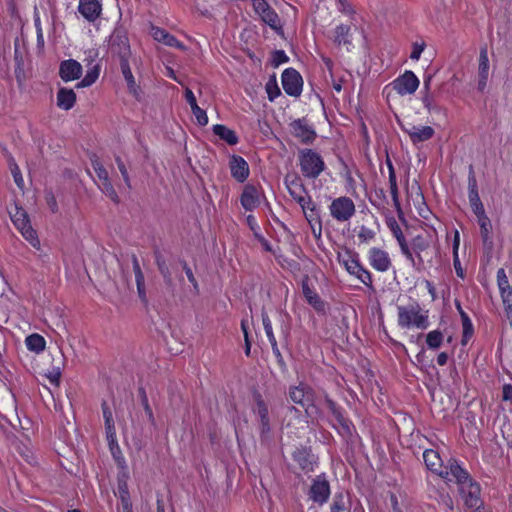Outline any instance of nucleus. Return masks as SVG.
<instances>
[{
    "mask_svg": "<svg viewBox=\"0 0 512 512\" xmlns=\"http://www.w3.org/2000/svg\"><path fill=\"white\" fill-rule=\"evenodd\" d=\"M450 465V474L452 475L449 482H454L458 486V492L467 509L484 504L481 498V486L475 481L466 468L460 462H453Z\"/></svg>",
    "mask_w": 512,
    "mask_h": 512,
    "instance_id": "nucleus-1",
    "label": "nucleus"
},
{
    "mask_svg": "<svg viewBox=\"0 0 512 512\" xmlns=\"http://www.w3.org/2000/svg\"><path fill=\"white\" fill-rule=\"evenodd\" d=\"M397 325L405 330H426L430 326L429 310L422 308L417 301L408 305H399L397 306Z\"/></svg>",
    "mask_w": 512,
    "mask_h": 512,
    "instance_id": "nucleus-2",
    "label": "nucleus"
},
{
    "mask_svg": "<svg viewBox=\"0 0 512 512\" xmlns=\"http://www.w3.org/2000/svg\"><path fill=\"white\" fill-rule=\"evenodd\" d=\"M298 165L304 178L316 180L326 169V164L319 152L312 148L298 151Z\"/></svg>",
    "mask_w": 512,
    "mask_h": 512,
    "instance_id": "nucleus-3",
    "label": "nucleus"
},
{
    "mask_svg": "<svg viewBox=\"0 0 512 512\" xmlns=\"http://www.w3.org/2000/svg\"><path fill=\"white\" fill-rule=\"evenodd\" d=\"M338 262L349 275L355 277L364 286L373 288L372 273L361 263L357 252L346 250L344 254H338Z\"/></svg>",
    "mask_w": 512,
    "mask_h": 512,
    "instance_id": "nucleus-4",
    "label": "nucleus"
},
{
    "mask_svg": "<svg viewBox=\"0 0 512 512\" xmlns=\"http://www.w3.org/2000/svg\"><path fill=\"white\" fill-rule=\"evenodd\" d=\"M419 85L420 81L415 73L411 70H406L384 87V93H387L388 98L391 96L392 91L399 96L412 95L417 91Z\"/></svg>",
    "mask_w": 512,
    "mask_h": 512,
    "instance_id": "nucleus-5",
    "label": "nucleus"
},
{
    "mask_svg": "<svg viewBox=\"0 0 512 512\" xmlns=\"http://www.w3.org/2000/svg\"><path fill=\"white\" fill-rule=\"evenodd\" d=\"M109 50L119 58L120 63H129L131 48L127 32L123 28H115L109 37Z\"/></svg>",
    "mask_w": 512,
    "mask_h": 512,
    "instance_id": "nucleus-6",
    "label": "nucleus"
},
{
    "mask_svg": "<svg viewBox=\"0 0 512 512\" xmlns=\"http://www.w3.org/2000/svg\"><path fill=\"white\" fill-rule=\"evenodd\" d=\"M330 216L338 223L349 222L356 213L354 201L348 196L334 198L328 206Z\"/></svg>",
    "mask_w": 512,
    "mask_h": 512,
    "instance_id": "nucleus-7",
    "label": "nucleus"
},
{
    "mask_svg": "<svg viewBox=\"0 0 512 512\" xmlns=\"http://www.w3.org/2000/svg\"><path fill=\"white\" fill-rule=\"evenodd\" d=\"M423 460L425 463V466L428 470H430L432 473L438 475L442 479H444L446 482L450 481L452 475L450 472V465H454L453 462H460L459 460L455 458H450L447 463L444 465L443 461L440 457V454L433 450V449H426L423 452Z\"/></svg>",
    "mask_w": 512,
    "mask_h": 512,
    "instance_id": "nucleus-8",
    "label": "nucleus"
},
{
    "mask_svg": "<svg viewBox=\"0 0 512 512\" xmlns=\"http://www.w3.org/2000/svg\"><path fill=\"white\" fill-rule=\"evenodd\" d=\"M288 399L294 404L300 405L307 412L310 407H314L316 393L309 384L300 382L298 385L289 387Z\"/></svg>",
    "mask_w": 512,
    "mask_h": 512,
    "instance_id": "nucleus-9",
    "label": "nucleus"
},
{
    "mask_svg": "<svg viewBox=\"0 0 512 512\" xmlns=\"http://www.w3.org/2000/svg\"><path fill=\"white\" fill-rule=\"evenodd\" d=\"M254 12L260 20L271 29L278 31L282 29L281 20L274 8L270 6L267 0H251Z\"/></svg>",
    "mask_w": 512,
    "mask_h": 512,
    "instance_id": "nucleus-10",
    "label": "nucleus"
},
{
    "mask_svg": "<svg viewBox=\"0 0 512 512\" xmlns=\"http://www.w3.org/2000/svg\"><path fill=\"white\" fill-rule=\"evenodd\" d=\"M284 185L288 190L289 195L291 198L299 205L303 206V203H305V200L307 198H311V195H309V192L300 177L297 173H288L284 177Z\"/></svg>",
    "mask_w": 512,
    "mask_h": 512,
    "instance_id": "nucleus-11",
    "label": "nucleus"
},
{
    "mask_svg": "<svg viewBox=\"0 0 512 512\" xmlns=\"http://www.w3.org/2000/svg\"><path fill=\"white\" fill-rule=\"evenodd\" d=\"M305 219L307 220L312 234L316 239H319L322 235V219L320 215V209L318 205L313 201L312 197L307 198L303 206H300Z\"/></svg>",
    "mask_w": 512,
    "mask_h": 512,
    "instance_id": "nucleus-12",
    "label": "nucleus"
},
{
    "mask_svg": "<svg viewBox=\"0 0 512 512\" xmlns=\"http://www.w3.org/2000/svg\"><path fill=\"white\" fill-rule=\"evenodd\" d=\"M254 406L252 411L260 420V434L266 436L271 431L268 404L259 391L253 392Z\"/></svg>",
    "mask_w": 512,
    "mask_h": 512,
    "instance_id": "nucleus-13",
    "label": "nucleus"
},
{
    "mask_svg": "<svg viewBox=\"0 0 512 512\" xmlns=\"http://www.w3.org/2000/svg\"><path fill=\"white\" fill-rule=\"evenodd\" d=\"M282 87L285 93L292 97H298L302 93L303 79L294 68H287L281 75Z\"/></svg>",
    "mask_w": 512,
    "mask_h": 512,
    "instance_id": "nucleus-14",
    "label": "nucleus"
},
{
    "mask_svg": "<svg viewBox=\"0 0 512 512\" xmlns=\"http://www.w3.org/2000/svg\"><path fill=\"white\" fill-rule=\"evenodd\" d=\"M331 494L329 481L326 479L325 474L316 476L313 479L309 489V498L316 504L322 506L325 504Z\"/></svg>",
    "mask_w": 512,
    "mask_h": 512,
    "instance_id": "nucleus-15",
    "label": "nucleus"
},
{
    "mask_svg": "<svg viewBox=\"0 0 512 512\" xmlns=\"http://www.w3.org/2000/svg\"><path fill=\"white\" fill-rule=\"evenodd\" d=\"M367 260L377 272L385 273L392 267L389 253L380 247H371L367 252Z\"/></svg>",
    "mask_w": 512,
    "mask_h": 512,
    "instance_id": "nucleus-16",
    "label": "nucleus"
},
{
    "mask_svg": "<svg viewBox=\"0 0 512 512\" xmlns=\"http://www.w3.org/2000/svg\"><path fill=\"white\" fill-rule=\"evenodd\" d=\"M290 127L292 134L303 144H312L317 137L315 130L308 124L305 118L294 120Z\"/></svg>",
    "mask_w": 512,
    "mask_h": 512,
    "instance_id": "nucleus-17",
    "label": "nucleus"
},
{
    "mask_svg": "<svg viewBox=\"0 0 512 512\" xmlns=\"http://www.w3.org/2000/svg\"><path fill=\"white\" fill-rule=\"evenodd\" d=\"M292 459L296 462L302 472L308 474L314 471L315 457L310 447L300 446L292 452Z\"/></svg>",
    "mask_w": 512,
    "mask_h": 512,
    "instance_id": "nucleus-18",
    "label": "nucleus"
},
{
    "mask_svg": "<svg viewBox=\"0 0 512 512\" xmlns=\"http://www.w3.org/2000/svg\"><path fill=\"white\" fill-rule=\"evenodd\" d=\"M229 169L232 178L239 183H244L250 175L249 164L240 155L233 154L229 157Z\"/></svg>",
    "mask_w": 512,
    "mask_h": 512,
    "instance_id": "nucleus-19",
    "label": "nucleus"
},
{
    "mask_svg": "<svg viewBox=\"0 0 512 512\" xmlns=\"http://www.w3.org/2000/svg\"><path fill=\"white\" fill-rule=\"evenodd\" d=\"M83 72L82 65L74 59H67L60 62L59 77L64 82L78 80Z\"/></svg>",
    "mask_w": 512,
    "mask_h": 512,
    "instance_id": "nucleus-20",
    "label": "nucleus"
},
{
    "mask_svg": "<svg viewBox=\"0 0 512 512\" xmlns=\"http://www.w3.org/2000/svg\"><path fill=\"white\" fill-rule=\"evenodd\" d=\"M241 206L245 211H253L260 205L259 189L254 184H246L240 196Z\"/></svg>",
    "mask_w": 512,
    "mask_h": 512,
    "instance_id": "nucleus-21",
    "label": "nucleus"
},
{
    "mask_svg": "<svg viewBox=\"0 0 512 512\" xmlns=\"http://www.w3.org/2000/svg\"><path fill=\"white\" fill-rule=\"evenodd\" d=\"M78 12L88 22H95L102 14V4L98 0H79Z\"/></svg>",
    "mask_w": 512,
    "mask_h": 512,
    "instance_id": "nucleus-22",
    "label": "nucleus"
},
{
    "mask_svg": "<svg viewBox=\"0 0 512 512\" xmlns=\"http://www.w3.org/2000/svg\"><path fill=\"white\" fill-rule=\"evenodd\" d=\"M373 224L375 227L369 226L365 223L355 227L354 232L356 233L358 245H369L375 241L380 225L377 218L374 216Z\"/></svg>",
    "mask_w": 512,
    "mask_h": 512,
    "instance_id": "nucleus-23",
    "label": "nucleus"
},
{
    "mask_svg": "<svg viewBox=\"0 0 512 512\" xmlns=\"http://www.w3.org/2000/svg\"><path fill=\"white\" fill-rule=\"evenodd\" d=\"M489 76V58L487 47H482L478 59V85L477 88L483 92L487 86Z\"/></svg>",
    "mask_w": 512,
    "mask_h": 512,
    "instance_id": "nucleus-24",
    "label": "nucleus"
},
{
    "mask_svg": "<svg viewBox=\"0 0 512 512\" xmlns=\"http://www.w3.org/2000/svg\"><path fill=\"white\" fill-rule=\"evenodd\" d=\"M302 293L307 303L311 305L317 313L326 314V303L321 299L316 290L308 284L307 281L302 282Z\"/></svg>",
    "mask_w": 512,
    "mask_h": 512,
    "instance_id": "nucleus-25",
    "label": "nucleus"
},
{
    "mask_svg": "<svg viewBox=\"0 0 512 512\" xmlns=\"http://www.w3.org/2000/svg\"><path fill=\"white\" fill-rule=\"evenodd\" d=\"M404 133H406L411 142L415 145L421 142L428 141L431 139L435 131L431 126H415L412 125L410 128H402Z\"/></svg>",
    "mask_w": 512,
    "mask_h": 512,
    "instance_id": "nucleus-26",
    "label": "nucleus"
},
{
    "mask_svg": "<svg viewBox=\"0 0 512 512\" xmlns=\"http://www.w3.org/2000/svg\"><path fill=\"white\" fill-rule=\"evenodd\" d=\"M152 36L154 40L163 43L166 46L178 48L181 50L185 49L184 44L180 40H178L174 35L163 28L152 27Z\"/></svg>",
    "mask_w": 512,
    "mask_h": 512,
    "instance_id": "nucleus-27",
    "label": "nucleus"
},
{
    "mask_svg": "<svg viewBox=\"0 0 512 512\" xmlns=\"http://www.w3.org/2000/svg\"><path fill=\"white\" fill-rule=\"evenodd\" d=\"M120 69L122 75L126 81L127 89L129 93L136 99L140 100L142 95L141 87L136 83V80L133 76L130 62L129 63H120Z\"/></svg>",
    "mask_w": 512,
    "mask_h": 512,
    "instance_id": "nucleus-28",
    "label": "nucleus"
},
{
    "mask_svg": "<svg viewBox=\"0 0 512 512\" xmlns=\"http://www.w3.org/2000/svg\"><path fill=\"white\" fill-rule=\"evenodd\" d=\"M388 181H389V187H390V194L393 202V206L398 214L399 219L406 223V219L404 217V213L402 210V206L399 199V189L397 184V176L396 173L388 174Z\"/></svg>",
    "mask_w": 512,
    "mask_h": 512,
    "instance_id": "nucleus-29",
    "label": "nucleus"
},
{
    "mask_svg": "<svg viewBox=\"0 0 512 512\" xmlns=\"http://www.w3.org/2000/svg\"><path fill=\"white\" fill-rule=\"evenodd\" d=\"M76 93L73 89L59 88L57 92V106L65 111L72 109L76 103Z\"/></svg>",
    "mask_w": 512,
    "mask_h": 512,
    "instance_id": "nucleus-30",
    "label": "nucleus"
},
{
    "mask_svg": "<svg viewBox=\"0 0 512 512\" xmlns=\"http://www.w3.org/2000/svg\"><path fill=\"white\" fill-rule=\"evenodd\" d=\"M213 133L228 145L234 146L239 143V137L236 132L223 124H215L212 127Z\"/></svg>",
    "mask_w": 512,
    "mask_h": 512,
    "instance_id": "nucleus-31",
    "label": "nucleus"
},
{
    "mask_svg": "<svg viewBox=\"0 0 512 512\" xmlns=\"http://www.w3.org/2000/svg\"><path fill=\"white\" fill-rule=\"evenodd\" d=\"M333 42L338 46H350L352 44L351 26L346 24L337 25L333 32Z\"/></svg>",
    "mask_w": 512,
    "mask_h": 512,
    "instance_id": "nucleus-32",
    "label": "nucleus"
},
{
    "mask_svg": "<svg viewBox=\"0 0 512 512\" xmlns=\"http://www.w3.org/2000/svg\"><path fill=\"white\" fill-rule=\"evenodd\" d=\"M117 496L120 499L123 512H132L130 492L128 489L127 481L124 479H118Z\"/></svg>",
    "mask_w": 512,
    "mask_h": 512,
    "instance_id": "nucleus-33",
    "label": "nucleus"
},
{
    "mask_svg": "<svg viewBox=\"0 0 512 512\" xmlns=\"http://www.w3.org/2000/svg\"><path fill=\"white\" fill-rule=\"evenodd\" d=\"M132 265H133V272L135 274V281H136L138 296L144 303H146L147 298H146V290H145V279H144V275L141 270L139 261L136 256H133Z\"/></svg>",
    "mask_w": 512,
    "mask_h": 512,
    "instance_id": "nucleus-34",
    "label": "nucleus"
},
{
    "mask_svg": "<svg viewBox=\"0 0 512 512\" xmlns=\"http://www.w3.org/2000/svg\"><path fill=\"white\" fill-rule=\"evenodd\" d=\"M459 246H460V234H459L458 230H455L454 231L453 241H452L453 266H454L456 275L459 278L464 279L465 278V271L462 268V265H461V262H460V259H459V254H458Z\"/></svg>",
    "mask_w": 512,
    "mask_h": 512,
    "instance_id": "nucleus-35",
    "label": "nucleus"
},
{
    "mask_svg": "<svg viewBox=\"0 0 512 512\" xmlns=\"http://www.w3.org/2000/svg\"><path fill=\"white\" fill-rule=\"evenodd\" d=\"M434 493V495L429 494V497L435 499L437 503L444 508L445 512L454 511V500L447 491L444 489L435 490Z\"/></svg>",
    "mask_w": 512,
    "mask_h": 512,
    "instance_id": "nucleus-36",
    "label": "nucleus"
},
{
    "mask_svg": "<svg viewBox=\"0 0 512 512\" xmlns=\"http://www.w3.org/2000/svg\"><path fill=\"white\" fill-rule=\"evenodd\" d=\"M101 407H102L107 437L109 440L113 441L114 437L116 435V431H115V425H114L112 411L105 401L102 403Z\"/></svg>",
    "mask_w": 512,
    "mask_h": 512,
    "instance_id": "nucleus-37",
    "label": "nucleus"
},
{
    "mask_svg": "<svg viewBox=\"0 0 512 512\" xmlns=\"http://www.w3.org/2000/svg\"><path fill=\"white\" fill-rule=\"evenodd\" d=\"M25 344L29 351L40 353L46 347V340L40 334L33 333L26 337Z\"/></svg>",
    "mask_w": 512,
    "mask_h": 512,
    "instance_id": "nucleus-38",
    "label": "nucleus"
},
{
    "mask_svg": "<svg viewBox=\"0 0 512 512\" xmlns=\"http://www.w3.org/2000/svg\"><path fill=\"white\" fill-rule=\"evenodd\" d=\"M460 318L462 323L461 344L466 345L474 335V325L467 313H463Z\"/></svg>",
    "mask_w": 512,
    "mask_h": 512,
    "instance_id": "nucleus-39",
    "label": "nucleus"
},
{
    "mask_svg": "<svg viewBox=\"0 0 512 512\" xmlns=\"http://www.w3.org/2000/svg\"><path fill=\"white\" fill-rule=\"evenodd\" d=\"M99 75H100V66L99 65L93 66L86 72L85 76L76 84V88L80 89V88H85V87H89V86L93 85L99 78Z\"/></svg>",
    "mask_w": 512,
    "mask_h": 512,
    "instance_id": "nucleus-40",
    "label": "nucleus"
},
{
    "mask_svg": "<svg viewBox=\"0 0 512 512\" xmlns=\"http://www.w3.org/2000/svg\"><path fill=\"white\" fill-rule=\"evenodd\" d=\"M385 223L397 243L406 239L400 224L393 215H387L385 217Z\"/></svg>",
    "mask_w": 512,
    "mask_h": 512,
    "instance_id": "nucleus-41",
    "label": "nucleus"
},
{
    "mask_svg": "<svg viewBox=\"0 0 512 512\" xmlns=\"http://www.w3.org/2000/svg\"><path fill=\"white\" fill-rule=\"evenodd\" d=\"M444 341V334L439 329L432 330L426 335V344L429 349H438Z\"/></svg>",
    "mask_w": 512,
    "mask_h": 512,
    "instance_id": "nucleus-42",
    "label": "nucleus"
},
{
    "mask_svg": "<svg viewBox=\"0 0 512 512\" xmlns=\"http://www.w3.org/2000/svg\"><path fill=\"white\" fill-rule=\"evenodd\" d=\"M483 243L491 240V221L486 214L477 217Z\"/></svg>",
    "mask_w": 512,
    "mask_h": 512,
    "instance_id": "nucleus-43",
    "label": "nucleus"
},
{
    "mask_svg": "<svg viewBox=\"0 0 512 512\" xmlns=\"http://www.w3.org/2000/svg\"><path fill=\"white\" fill-rule=\"evenodd\" d=\"M265 91L267 93L268 100L274 102L277 97L280 96L281 91L278 86L276 75H272L265 84Z\"/></svg>",
    "mask_w": 512,
    "mask_h": 512,
    "instance_id": "nucleus-44",
    "label": "nucleus"
},
{
    "mask_svg": "<svg viewBox=\"0 0 512 512\" xmlns=\"http://www.w3.org/2000/svg\"><path fill=\"white\" fill-rule=\"evenodd\" d=\"M497 284L500 291V296L508 295V293L509 295L512 294V287L509 284L508 278L503 268H500L497 271Z\"/></svg>",
    "mask_w": 512,
    "mask_h": 512,
    "instance_id": "nucleus-45",
    "label": "nucleus"
},
{
    "mask_svg": "<svg viewBox=\"0 0 512 512\" xmlns=\"http://www.w3.org/2000/svg\"><path fill=\"white\" fill-rule=\"evenodd\" d=\"M19 232L24 237V239L30 243V245L33 248H35L37 250L40 249V247H41L40 240L38 238L36 230L33 229L31 224L29 226L25 227L24 229L20 230Z\"/></svg>",
    "mask_w": 512,
    "mask_h": 512,
    "instance_id": "nucleus-46",
    "label": "nucleus"
},
{
    "mask_svg": "<svg viewBox=\"0 0 512 512\" xmlns=\"http://www.w3.org/2000/svg\"><path fill=\"white\" fill-rule=\"evenodd\" d=\"M11 220L18 231L31 224L28 214L23 209H17L16 213L12 215Z\"/></svg>",
    "mask_w": 512,
    "mask_h": 512,
    "instance_id": "nucleus-47",
    "label": "nucleus"
},
{
    "mask_svg": "<svg viewBox=\"0 0 512 512\" xmlns=\"http://www.w3.org/2000/svg\"><path fill=\"white\" fill-rule=\"evenodd\" d=\"M335 419L340 426L338 433L346 437L352 436L354 429L353 423L344 416V413Z\"/></svg>",
    "mask_w": 512,
    "mask_h": 512,
    "instance_id": "nucleus-48",
    "label": "nucleus"
},
{
    "mask_svg": "<svg viewBox=\"0 0 512 512\" xmlns=\"http://www.w3.org/2000/svg\"><path fill=\"white\" fill-rule=\"evenodd\" d=\"M469 204L476 217L486 214L479 193L468 194Z\"/></svg>",
    "mask_w": 512,
    "mask_h": 512,
    "instance_id": "nucleus-49",
    "label": "nucleus"
},
{
    "mask_svg": "<svg viewBox=\"0 0 512 512\" xmlns=\"http://www.w3.org/2000/svg\"><path fill=\"white\" fill-rule=\"evenodd\" d=\"M139 395H140V398H141V403H142L144 412H145L149 422L152 425H155L154 414H153L152 408H151V406L149 404L148 397H147V394H146V391H145L144 388H140L139 389Z\"/></svg>",
    "mask_w": 512,
    "mask_h": 512,
    "instance_id": "nucleus-50",
    "label": "nucleus"
},
{
    "mask_svg": "<svg viewBox=\"0 0 512 512\" xmlns=\"http://www.w3.org/2000/svg\"><path fill=\"white\" fill-rule=\"evenodd\" d=\"M98 186L101 189V191L107 197H109L114 203H119L118 194H117L116 190L114 189V187H113L112 183L110 182V180H106V181L100 182L98 184Z\"/></svg>",
    "mask_w": 512,
    "mask_h": 512,
    "instance_id": "nucleus-51",
    "label": "nucleus"
},
{
    "mask_svg": "<svg viewBox=\"0 0 512 512\" xmlns=\"http://www.w3.org/2000/svg\"><path fill=\"white\" fill-rule=\"evenodd\" d=\"M429 247V243L421 236H417L413 239L412 248L418 257L419 261H423L421 258V253L425 251Z\"/></svg>",
    "mask_w": 512,
    "mask_h": 512,
    "instance_id": "nucleus-52",
    "label": "nucleus"
},
{
    "mask_svg": "<svg viewBox=\"0 0 512 512\" xmlns=\"http://www.w3.org/2000/svg\"><path fill=\"white\" fill-rule=\"evenodd\" d=\"M342 166L343 167H342L340 174H341V177L344 179L346 186L349 189H355L356 183H355V179L352 175V171L350 170L349 166L345 162H342Z\"/></svg>",
    "mask_w": 512,
    "mask_h": 512,
    "instance_id": "nucleus-53",
    "label": "nucleus"
},
{
    "mask_svg": "<svg viewBox=\"0 0 512 512\" xmlns=\"http://www.w3.org/2000/svg\"><path fill=\"white\" fill-rule=\"evenodd\" d=\"M262 324H263L265 334L267 336L269 343L271 344V343L277 342L276 337L273 332L271 320L266 313L262 314Z\"/></svg>",
    "mask_w": 512,
    "mask_h": 512,
    "instance_id": "nucleus-54",
    "label": "nucleus"
},
{
    "mask_svg": "<svg viewBox=\"0 0 512 512\" xmlns=\"http://www.w3.org/2000/svg\"><path fill=\"white\" fill-rule=\"evenodd\" d=\"M191 111L200 126H206L208 124V116L205 110L200 108L198 105H195L191 108Z\"/></svg>",
    "mask_w": 512,
    "mask_h": 512,
    "instance_id": "nucleus-55",
    "label": "nucleus"
},
{
    "mask_svg": "<svg viewBox=\"0 0 512 512\" xmlns=\"http://www.w3.org/2000/svg\"><path fill=\"white\" fill-rule=\"evenodd\" d=\"M289 61V57L284 50H275L272 53L271 64L273 67H278Z\"/></svg>",
    "mask_w": 512,
    "mask_h": 512,
    "instance_id": "nucleus-56",
    "label": "nucleus"
},
{
    "mask_svg": "<svg viewBox=\"0 0 512 512\" xmlns=\"http://www.w3.org/2000/svg\"><path fill=\"white\" fill-rule=\"evenodd\" d=\"M398 245L400 247V251H401L402 255L407 259V261H409L411 264L414 265L415 258L412 253V250L410 249V247L408 245L407 239L398 242Z\"/></svg>",
    "mask_w": 512,
    "mask_h": 512,
    "instance_id": "nucleus-57",
    "label": "nucleus"
},
{
    "mask_svg": "<svg viewBox=\"0 0 512 512\" xmlns=\"http://www.w3.org/2000/svg\"><path fill=\"white\" fill-rule=\"evenodd\" d=\"M92 165H93L94 171L99 179V183L109 180L107 170L104 168V166L99 161H97V160L93 161Z\"/></svg>",
    "mask_w": 512,
    "mask_h": 512,
    "instance_id": "nucleus-58",
    "label": "nucleus"
},
{
    "mask_svg": "<svg viewBox=\"0 0 512 512\" xmlns=\"http://www.w3.org/2000/svg\"><path fill=\"white\" fill-rule=\"evenodd\" d=\"M325 403L329 411L332 413L334 418L339 417L343 414V409L341 406H339L334 400H332L329 397L325 398Z\"/></svg>",
    "mask_w": 512,
    "mask_h": 512,
    "instance_id": "nucleus-59",
    "label": "nucleus"
},
{
    "mask_svg": "<svg viewBox=\"0 0 512 512\" xmlns=\"http://www.w3.org/2000/svg\"><path fill=\"white\" fill-rule=\"evenodd\" d=\"M478 193L477 180L475 177L473 166L469 167V175H468V194Z\"/></svg>",
    "mask_w": 512,
    "mask_h": 512,
    "instance_id": "nucleus-60",
    "label": "nucleus"
},
{
    "mask_svg": "<svg viewBox=\"0 0 512 512\" xmlns=\"http://www.w3.org/2000/svg\"><path fill=\"white\" fill-rule=\"evenodd\" d=\"M501 299L503 302L506 316H507L510 324H512V294H510V295L508 294L505 296L503 295V296H501Z\"/></svg>",
    "mask_w": 512,
    "mask_h": 512,
    "instance_id": "nucleus-61",
    "label": "nucleus"
},
{
    "mask_svg": "<svg viewBox=\"0 0 512 512\" xmlns=\"http://www.w3.org/2000/svg\"><path fill=\"white\" fill-rule=\"evenodd\" d=\"M423 96H422V104H423V107L429 112L431 113L432 111H434L436 109V105L434 104V98L433 96L431 95L430 92L428 93H422Z\"/></svg>",
    "mask_w": 512,
    "mask_h": 512,
    "instance_id": "nucleus-62",
    "label": "nucleus"
},
{
    "mask_svg": "<svg viewBox=\"0 0 512 512\" xmlns=\"http://www.w3.org/2000/svg\"><path fill=\"white\" fill-rule=\"evenodd\" d=\"M338 10L346 15H353L355 10L348 0H336Z\"/></svg>",
    "mask_w": 512,
    "mask_h": 512,
    "instance_id": "nucleus-63",
    "label": "nucleus"
},
{
    "mask_svg": "<svg viewBox=\"0 0 512 512\" xmlns=\"http://www.w3.org/2000/svg\"><path fill=\"white\" fill-rule=\"evenodd\" d=\"M346 505L342 495H337L331 505V512H345Z\"/></svg>",
    "mask_w": 512,
    "mask_h": 512,
    "instance_id": "nucleus-64",
    "label": "nucleus"
}]
</instances>
